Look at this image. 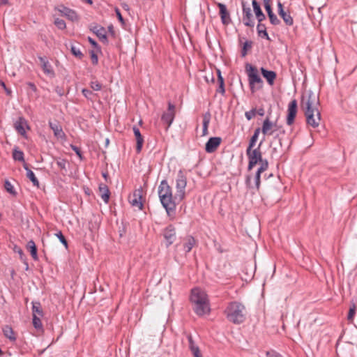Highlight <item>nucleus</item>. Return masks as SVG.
<instances>
[{
	"label": "nucleus",
	"mask_w": 357,
	"mask_h": 357,
	"mask_svg": "<svg viewBox=\"0 0 357 357\" xmlns=\"http://www.w3.org/2000/svg\"><path fill=\"white\" fill-rule=\"evenodd\" d=\"M319 104V96L312 91L302 96L301 108L306 117L307 124L317 128L321 121V114L318 109Z\"/></svg>",
	"instance_id": "nucleus-1"
},
{
	"label": "nucleus",
	"mask_w": 357,
	"mask_h": 357,
	"mask_svg": "<svg viewBox=\"0 0 357 357\" xmlns=\"http://www.w3.org/2000/svg\"><path fill=\"white\" fill-rule=\"evenodd\" d=\"M158 195L162 206L165 208L169 216L175 213V196L173 197L172 188L166 180H162L158 187Z\"/></svg>",
	"instance_id": "nucleus-2"
},
{
	"label": "nucleus",
	"mask_w": 357,
	"mask_h": 357,
	"mask_svg": "<svg viewBox=\"0 0 357 357\" xmlns=\"http://www.w3.org/2000/svg\"><path fill=\"white\" fill-rule=\"evenodd\" d=\"M225 314L230 322L239 324L245 319V307L239 302H230L225 310Z\"/></svg>",
	"instance_id": "nucleus-3"
},
{
	"label": "nucleus",
	"mask_w": 357,
	"mask_h": 357,
	"mask_svg": "<svg viewBox=\"0 0 357 357\" xmlns=\"http://www.w3.org/2000/svg\"><path fill=\"white\" fill-rule=\"evenodd\" d=\"M245 70L248 77L249 86L252 93L263 87V80L258 73L256 67L250 63H246Z\"/></svg>",
	"instance_id": "nucleus-4"
},
{
	"label": "nucleus",
	"mask_w": 357,
	"mask_h": 357,
	"mask_svg": "<svg viewBox=\"0 0 357 357\" xmlns=\"http://www.w3.org/2000/svg\"><path fill=\"white\" fill-rule=\"evenodd\" d=\"M186 185L187 177L183 170H179L176 178V193L175 195V199H178L180 201L184 199Z\"/></svg>",
	"instance_id": "nucleus-5"
},
{
	"label": "nucleus",
	"mask_w": 357,
	"mask_h": 357,
	"mask_svg": "<svg viewBox=\"0 0 357 357\" xmlns=\"http://www.w3.org/2000/svg\"><path fill=\"white\" fill-rule=\"evenodd\" d=\"M263 141H261L258 147L255 149H248L246 150V155L248 158L249 162L248 169L249 170L252 169L258 162H262V154L260 151V146L262 144Z\"/></svg>",
	"instance_id": "nucleus-6"
},
{
	"label": "nucleus",
	"mask_w": 357,
	"mask_h": 357,
	"mask_svg": "<svg viewBox=\"0 0 357 357\" xmlns=\"http://www.w3.org/2000/svg\"><path fill=\"white\" fill-rule=\"evenodd\" d=\"M175 117V106L170 102L168 103L167 112L163 113L161 120L163 123L166 124V130L172 125Z\"/></svg>",
	"instance_id": "nucleus-7"
},
{
	"label": "nucleus",
	"mask_w": 357,
	"mask_h": 357,
	"mask_svg": "<svg viewBox=\"0 0 357 357\" xmlns=\"http://www.w3.org/2000/svg\"><path fill=\"white\" fill-rule=\"evenodd\" d=\"M163 236L166 241V247L171 245L176 238V229L172 225H168L163 230Z\"/></svg>",
	"instance_id": "nucleus-8"
},
{
	"label": "nucleus",
	"mask_w": 357,
	"mask_h": 357,
	"mask_svg": "<svg viewBox=\"0 0 357 357\" xmlns=\"http://www.w3.org/2000/svg\"><path fill=\"white\" fill-rule=\"evenodd\" d=\"M190 301L193 305L208 301L206 293L200 289L195 288L192 289Z\"/></svg>",
	"instance_id": "nucleus-9"
},
{
	"label": "nucleus",
	"mask_w": 357,
	"mask_h": 357,
	"mask_svg": "<svg viewBox=\"0 0 357 357\" xmlns=\"http://www.w3.org/2000/svg\"><path fill=\"white\" fill-rule=\"evenodd\" d=\"M297 101L296 99L291 100L288 105L287 124L291 126L293 124L297 114Z\"/></svg>",
	"instance_id": "nucleus-10"
},
{
	"label": "nucleus",
	"mask_w": 357,
	"mask_h": 357,
	"mask_svg": "<svg viewBox=\"0 0 357 357\" xmlns=\"http://www.w3.org/2000/svg\"><path fill=\"white\" fill-rule=\"evenodd\" d=\"M142 199V189L139 188L135 190L132 196L129 197V202L130 204L137 208L139 210H142L143 208Z\"/></svg>",
	"instance_id": "nucleus-11"
},
{
	"label": "nucleus",
	"mask_w": 357,
	"mask_h": 357,
	"mask_svg": "<svg viewBox=\"0 0 357 357\" xmlns=\"http://www.w3.org/2000/svg\"><path fill=\"white\" fill-rule=\"evenodd\" d=\"M243 8V22L247 26L253 27L255 22L252 20V14L251 8L249 6H245V3L242 1Z\"/></svg>",
	"instance_id": "nucleus-12"
},
{
	"label": "nucleus",
	"mask_w": 357,
	"mask_h": 357,
	"mask_svg": "<svg viewBox=\"0 0 357 357\" xmlns=\"http://www.w3.org/2000/svg\"><path fill=\"white\" fill-rule=\"evenodd\" d=\"M276 127L277 124L271 122L269 117L267 116L263 122L261 130L264 135H272L274 132L277 131Z\"/></svg>",
	"instance_id": "nucleus-13"
},
{
	"label": "nucleus",
	"mask_w": 357,
	"mask_h": 357,
	"mask_svg": "<svg viewBox=\"0 0 357 357\" xmlns=\"http://www.w3.org/2000/svg\"><path fill=\"white\" fill-rule=\"evenodd\" d=\"M221 138L218 137H213L209 138L206 143L205 150L207 153L214 152L221 143Z\"/></svg>",
	"instance_id": "nucleus-14"
},
{
	"label": "nucleus",
	"mask_w": 357,
	"mask_h": 357,
	"mask_svg": "<svg viewBox=\"0 0 357 357\" xmlns=\"http://www.w3.org/2000/svg\"><path fill=\"white\" fill-rule=\"evenodd\" d=\"M217 6L220 10V15L222 23L225 25H228L231 22V20L226 6L222 3H218Z\"/></svg>",
	"instance_id": "nucleus-15"
},
{
	"label": "nucleus",
	"mask_w": 357,
	"mask_h": 357,
	"mask_svg": "<svg viewBox=\"0 0 357 357\" xmlns=\"http://www.w3.org/2000/svg\"><path fill=\"white\" fill-rule=\"evenodd\" d=\"M14 128L17 131V132L23 137H26L25 128L29 129V126H28L26 120L23 117H20L17 121H15L14 123Z\"/></svg>",
	"instance_id": "nucleus-16"
},
{
	"label": "nucleus",
	"mask_w": 357,
	"mask_h": 357,
	"mask_svg": "<svg viewBox=\"0 0 357 357\" xmlns=\"http://www.w3.org/2000/svg\"><path fill=\"white\" fill-rule=\"evenodd\" d=\"M195 312L198 316H203L206 314H208L210 312V307H209V303L208 301L202 302L199 303H197L196 305H194L193 307Z\"/></svg>",
	"instance_id": "nucleus-17"
},
{
	"label": "nucleus",
	"mask_w": 357,
	"mask_h": 357,
	"mask_svg": "<svg viewBox=\"0 0 357 357\" xmlns=\"http://www.w3.org/2000/svg\"><path fill=\"white\" fill-rule=\"evenodd\" d=\"M58 10L63 16L66 17L70 21H78L79 17L75 10L63 6H61Z\"/></svg>",
	"instance_id": "nucleus-18"
},
{
	"label": "nucleus",
	"mask_w": 357,
	"mask_h": 357,
	"mask_svg": "<svg viewBox=\"0 0 357 357\" xmlns=\"http://www.w3.org/2000/svg\"><path fill=\"white\" fill-rule=\"evenodd\" d=\"M50 128L53 130L54 136L58 139H65L66 135L59 123L49 122Z\"/></svg>",
	"instance_id": "nucleus-19"
},
{
	"label": "nucleus",
	"mask_w": 357,
	"mask_h": 357,
	"mask_svg": "<svg viewBox=\"0 0 357 357\" xmlns=\"http://www.w3.org/2000/svg\"><path fill=\"white\" fill-rule=\"evenodd\" d=\"M90 30L94 33L98 38L102 40V42H107V38L106 36V31L105 29L100 25H96L91 28H90Z\"/></svg>",
	"instance_id": "nucleus-20"
},
{
	"label": "nucleus",
	"mask_w": 357,
	"mask_h": 357,
	"mask_svg": "<svg viewBox=\"0 0 357 357\" xmlns=\"http://www.w3.org/2000/svg\"><path fill=\"white\" fill-rule=\"evenodd\" d=\"M132 130L135 137L137 145H136V151L137 153L141 152L143 144H144V137L141 135L139 129L137 126L132 127Z\"/></svg>",
	"instance_id": "nucleus-21"
},
{
	"label": "nucleus",
	"mask_w": 357,
	"mask_h": 357,
	"mask_svg": "<svg viewBox=\"0 0 357 357\" xmlns=\"http://www.w3.org/2000/svg\"><path fill=\"white\" fill-rule=\"evenodd\" d=\"M99 195L105 204L109 202L110 192L106 184L100 183L98 187Z\"/></svg>",
	"instance_id": "nucleus-22"
},
{
	"label": "nucleus",
	"mask_w": 357,
	"mask_h": 357,
	"mask_svg": "<svg viewBox=\"0 0 357 357\" xmlns=\"http://www.w3.org/2000/svg\"><path fill=\"white\" fill-rule=\"evenodd\" d=\"M261 73L263 77L267 80L268 84L273 85L277 76L275 72L261 68Z\"/></svg>",
	"instance_id": "nucleus-23"
},
{
	"label": "nucleus",
	"mask_w": 357,
	"mask_h": 357,
	"mask_svg": "<svg viewBox=\"0 0 357 357\" xmlns=\"http://www.w3.org/2000/svg\"><path fill=\"white\" fill-rule=\"evenodd\" d=\"M253 10L255 13L256 17L259 22H261L266 19L265 15L263 13L259 4L256 0H252V2Z\"/></svg>",
	"instance_id": "nucleus-24"
},
{
	"label": "nucleus",
	"mask_w": 357,
	"mask_h": 357,
	"mask_svg": "<svg viewBox=\"0 0 357 357\" xmlns=\"http://www.w3.org/2000/svg\"><path fill=\"white\" fill-rule=\"evenodd\" d=\"M38 59L40 62L43 72L47 75H54V70H52V68L49 61L45 58L42 56H39Z\"/></svg>",
	"instance_id": "nucleus-25"
},
{
	"label": "nucleus",
	"mask_w": 357,
	"mask_h": 357,
	"mask_svg": "<svg viewBox=\"0 0 357 357\" xmlns=\"http://www.w3.org/2000/svg\"><path fill=\"white\" fill-rule=\"evenodd\" d=\"M211 119V114L209 112H206L203 114V128H202V136H206L208 134V125Z\"/></svg>",
	"instance_id": "nucleus-26"
},
{
	"label": "nucleus",
	"mask_w": 357,
	"mask_h": 357,
	"mask_svg": "<svg viewBox=\"0 0 357 357\" xmlns=\"http://www.w3.org/2000/svg\"><path fill=\"white\" fill-rule=\"evenodd\" d=\"M184 244L183 248L186 252H189L191 251L192 248L194 247V245L196 243L195 239L191 236H188L184 238Z\"/></svg>",
	"instance_id": "nucleus-27"
},
{
	"label": "nucleus",
	"mask_w": 357,
	"mask_h": 357,
	"mask_svg": "<svg viewBox=\"0 0 357 357\" xmlns=\"http://www.w3.org/2000/svg\"><path fill=\"white\" fill-rule=\"evenodd\" d=\"M26 248L30 251L31 255L34 260H38L37 248L35 242L33 240L28 241Z\"/></svg>",
	"instance_id": "nucleus-28"
},
{
	"label": "nucleus",
	"mask_w": 357,
	"mask_h": 357,
	"mask_svg": "<svg viewBox=\"0 0 357 357\" xmlns=\"http://www.w3.org/2000/svg\"><path fill=\"white\" fill-rule=\"evenodd\" d=\"M24 167L26 170L27 178H29L31 180L34 186L39 187V181L38 178L36 177L34 173L30 169L28 168L26 164L24 165Z\"/></svg>",
	"instance_id": "nucleus-29"
},
{
	"label": "nucleus",
	"mask_w": 357,
	"mask_h": 357,
	"mask_svg": "<svg viewBox=\"0 0 357 357\" xmlns=\"http://www.w3.org/2000/svg\"><path fill=\"white\" fill-rule=\"evenodd\" d=\"M3 335L8 338L10 340L15 341L16 340V337L14 335V331L13 328L8 326L6 325L3 327Z\"/></svg>",
	"instance_id": "nucleus-30"
},
{
	"label": "nucleus",
	"mask_w": 357,
	"mask_h": 357,
	"mask_svg": "<svg viewBox=\"0 0 357 357\" xmlns=\"http://www.w3.org/2000/svg\"><path fill=\"white\" fill-rule=\"evenodd\" d=\"M260 131H261V128H257L255 130L254 134L251 137L250 142H249L248 146L247 148V149H248V151H250V149H252L255 146L256 142L258 139L259 135L260 133Z\"/></svg>",
	"instance_id": "nucleus-31"
},
{
	"label": "nucleus",
	"mask_w": 357,
	"mask_h": 357,
	"mask_svg": "<svg viewBox=\"0 0 357 357\" xmlns=\"http://www.w3.org/2000/svg\"><path fill=\"white\" fill-rule=\"evenodd\" d=\"M217 73H218V84H219V86L217 89V92L221 93L222 95H224L225 93L224 79L221 75V72L220 70H218Z\"/></svg>",
	"instance_id": "nucleus-32"
},
{
	"label": "nucleus",
	"mask_w": 357,
	"mask_h": 357,
	"mask_svg": "<svg viewBox=\"0 0 357 357\" xmlns=\"http://www.w3.org/2000/svg\"><path fill=\"white\" fill-rule=\"evenodd\" d=\"M279 15L287 25L291 26L293 24L294 20L289 13H287L283 9H281Z\"/></svg>",
	"instance_id": "nucleus-33"
},
{
	"label": "nucleus",
	"mask_w": 357,
	"mask_h": 357,
	"mask_svg": "<svg viewBox=\"0 0 357 357\" xmlns=\"http://www.w3.org/2000/svg\"><path fill=\"white\" fill-rule=\"evenodd\" d=\"M257 29L259 36L264 37L268 40H271L266 31V26L264 24L259 22L257 26Z\"/></svg>",
	"instance_id": "nucleus-34"
},
{
	"label": "nucleus",
	"mask_w": 357,
	"mask_h": 357,
	"mask_svg": "<svg viewBox=\"0 0 357 357\" xmlns=\"http://www.w3.org/2000/svg\"><path fill=\"white\" fill-rule=\"evenodd\" d=\"M356 305L354 301L350 303V307L347 315V320L350 322L353 321L354 315L356 314Z\"/></svg>",
	"instance_id": "nucleus-35"
},
{
	"label": "nucleus",
	"mask_w": 357,
	"mask_h": 357,
	"mask_svg": "<svg viewBox=\"0 0 357 357\" xmlns=\"http://www.w3.org/2000/svg\"><path fill=\"white\" fill-rule=\"evenodd\" d=\"M32 305L33 316L37 315L43 317V310L41 309L40 303L39 302H33Z\"/></svg>",
	"instance_id": "nucleus-36"
},
{
	"label": "nucleus",
	"mask_w": 357,
	"mask_h": 357,
	"mask_svg": "<svg viewBox=\"0 0 357 357\" xmlns=\"http://www.w3.org/2000/svg\"><path fill=\"white\" fill-rule=\"evenodd\" d=\"M252 42L251 40H246L243 46V48L241 50V54L243 57H245L247 54L248 51L252 48Z\"/></svg>",
	"instance_id": "nucleus-37"
},
{
	"label": "nucleus",
	"mask_w": 357,
	"mask_h": 357,
	"mask_svg": "<svg viewBox=\"0 0 357 357\" xmlns=\"http://www.w3.org/2000/svg\"><path fill=\"white\" fill-rule=\"evenodd\" d=\"M4 188H5L6 190L10 195H12L13 196L17 195V192L14 189L13 185L11 184V183L8 180L5 181Z\"/></svg>",
	"instance_id": "nucleus-38"
},
{
	"label": "nucleus",
	"mask_w": 357,
	"mask_h": 357,
	"mask_svg": "<svg viewBox=\"0 0 357 357\" xmlns=\"http://www.w3.org/2000/svg\"><path fill=\"white\" fill-rule=\"evenodd\" d=\"M70 52L75 56L79 59H82L84 56L80 49L74 45H70Z\"/></svg>",
	"instance_id": "nucleus-39"
},
{
	"label": "nucleus",
	"mask_w": 357,
	"mask_h": 357,
	"mask_svg": "<svg viewBox=\"0 0 357 357\" xmlns=\"http://www.w3.org/2000/svg\"><path fill=\"white\" fill-rule=\"evenodd\" d=\"M13 157L15 160L24 161V153L22 151L15 149L13 152Z\"/></svg>",
	"instance_id": "nucleus-40"
},
{
	"label": "nucleus",
	"mask_w": 357,
	"mask_h": 357,
	"mask_svg": "<svg viewBox=\"0 0 357 357\" xmlns=\"http://www.w3.org/2000/svg\"><path fill=\"white\" fill-rule=\"evenodd\" d=\"M33 325L36 329H41L43 328V324L39 316H33Z\"/></svg>",
	"instance_id": "nucleus-41"
},
{
	"label": "nucleus",
	"mask_w": 357,
	"mask_h": 357,
	"mask_svg": "<svg viewBox=\"0 0 357 357\" xmlns=\"http://www.w3.org/2000/svg\"><path fill=\"white\" fill-rule=\"evenodd\" d=\"M257 115V109L255 108L252 109L250 111L245 112V116L248 121H250Z\"/></svg>",
	"instance_id": "nucleus-42"
},
{
	"label": "nucleus",
	"mask_w": 357,
	"mask_h": 357,
	"mask_svg": "<svg viewBox=\"0 0 357 357\" xmlns=\"http://www.w3.org/2000/svg\"><path fill=\"white\" fill-rule=\"evenodd\" d=\"M55 236L59 239L60 242L67 248H68V242L65 238L61 231H59L55 234Z\"/></svg>",
	"instance_id": "nucleus-43"
},
{
	"label": "nucleus",
	"mask_w": 357,
	"mask_h": 357,
	"mask_svg": "<svg viewBox=\"0 0 357 357\" xmlns=\"http://www.w3.org/2000/svg\"><path fill=\"white\" fill-rule=\"evenodd\" d=\"M259 163H260V167L258 168L257 171H259V172L262 173L268 169V162L267 160L262 159V162H259Z\"/></svg>",
	"instance_id": "nucleus-44"
},
{
	"label": "nucleus",
	"mask_w": 357,
	"mask_h": 357,
	"mask_svg": "<svg viewBox=\"0 0 357 357\" xmlns=\"http://www.w3.org/2000/svg\"><path fill=\"white\" fill-rule=\"evenodd\" d=\"M15 251L18 253V255H20V257L21 259V260H22L26 266V270H28L29 269V264L28 263L26 262V257H25V255L22 251V250L21 248H17V250H15Z\"/></svg>",
	"instance_id": "nucleus-45"
},
{
	"label": "nucleus",
	"mask_w": 357,
	"mask_h": 357,
	"mask_svg": "<svg viewBox=\"0 0 357 357\" xmlns=\"http://www.w3.org/2000/svg\"><path fill=\"white\" fill-rule=\"evenodd\" d=\"M54 24L59 29H64L66 27V22L63 20L56 18L54 20Z\"/></svg>",
	"instance_id": "nucleus-46"
},
{
	"label": "nucleus",
	"mask_w": 357,
	"mask_h": 357,
	"mask_svg": "<svg viewBox=\"0 0 357 357\" xmlns=\"http://www.w3.org/2000/svg\"><path fill=\"white\" fill-rule=\"evenodd\" d=\"M90 86L94 91H100L102 89V84L98 81H91Z\"/></svg>",
	"instance_id": "nucleus-47"
},
{
	"label": "nucleus",
	"mask_w": 357,
	"mask_h": 357,
	"mask_svg": "<svg viewBox=\"0 0 357 357\" xmlns=\"http://www.w3.org/2000/svg\"><path fill=\"white\" fill-rule=\"evenodd\" d=\"M66 164L67 161L65 159L59 158L56 160V165L57 166L61 169H63L66 172Z\"/></svg>",
	"instance_id": "nucleus-48"
},
{
	"label": "nucleus",
	"mask_w": 357,
	"mask_h": 357,
	"mask_svg": "<svg viewBox=\"0 0 357 357\" xmlns=\"http://www.w3.org/2000/svg\"><path fill=\"white\" fill-rule=\"evenodd\" d=\"M190 349L194 357H202L200 350L197 345L192 346V347L190 348Z\"/></svg>",
	"instance_id": "nucleus-49"
},
{
	"label": "nucleus",
	"mask_w": 357,
	"mask_h": 357,
	"mask_svg": "<svg viewBox=\"0 0 357 357\" xmlns=\"http://www.w3.org/2000/svg\"><path fill=\"white\" fill-rule=\"evenodd\" d=\"M70 148L72 149L73 151H74L75 152V153L77 154V155L79 158V159L81 160H82L84 159V157L82 155L81 149L79 147H77V146L71 144L70 145Z\"/></svg>",
	"instance_id": "nucleus-50"
},
{
	"label": "nucleus",
	"mask_w": 357,
	"mask_h": 357,
	"mask_svg": "<svg viewBox=\"0 0 357 357\" xmlns=\"http://www.w3.org/2000/svg\"><path fill=\"white\" fill-rule=\"evenodd\" d=\"M90 55H91L92 63L93 65H97L98 63V58L97 54L95 53V52L93 50H91V51H90Z\"/></svg>",
	"instance_id": "nucleus-51"
},
{
	"label": "nucleus",
	"mask_w": 357,
	"mask_h": 357,
	"mask_svg": "<svg viewBox=\"0 0 357 357\" xmlns=\"http://www.w3.org/2000/svg\"><path fill=\"white\" fill-rule=\"evenodd\" d=\"M261 172H259V171H257L255 177V186L257 190L259 189L260 186V175Z\"/></svg>",
	"instance_id": "nucleus-52"
},
{
	"label": "nucleus",
	"mask_w": 357,
	"mask_h": 357,
	"mask_svg": "<svg viewBox=\"0 0 357 357\" xmlns=\"http://www.w3.org/2000/svg\"><path fill=\"white\" fill-rule=\"evenodd\" d=\"M82 93L85 98H86L88 99H91V96L93 95V93L91 91H90L87 89H83L82 91Z\"/></svg>",
	"instance_id": "nucleus-53"
},
{
	"label": "nucleus",
	"mask_w": 357,
	"mask_h": 357,
	"mask_svg": "<svg viewBox=\"0 0 357 357\" xmlns=\"http://www.w3.org/2000/svg\"><path fill=\"white\" fill-rule=\"evenodd\" d=\"M266 356L267 357H283L282 355L274 351H267Z\"/></svg>",
	"instance_id": "nucleus-54"
},
{
	"label": "nucleus",
	"mask_w": 357,
	"mask_h": 357,
	"mask_svg": "<svg viewBox=\"0 0 357 357\" xmlns=\"http://www.w3.org/2000/svg\"><path fill=\"white\" fill-rule=\"evenodd\" d=\"M270 22L273 25H278L280 23V20L275 15L270 18Z\"/></svg>",
	"instance_id": "nucleus-55"
},
{
	"label": "nucleus",
	"mask_w": 357,
	"mask_h": 357,
	"mask_svg": "<svg viewBox=\"0 0 357 357\" xmlns=\"http://www.w3.org/2000/svg\"><path fill=\"white\" fill-rule=\"evenodd\" d=\"M116 16H117L118 20L123 25L125 24L124 19L123 18L119 9L116 8Z\"/></svg>",
	"instance_id": "nucleus-56"
},
{
	"label": "nucleus",
	"mask_w": 357,
	"mask_h": 357,
	"mask_svg": "<svg viewBox=\"0 0 357 357\" xmlns=\"http://www.w3.org/2000/svg\"><path fill=\"white\" fill-rule=\"evenodd\" d=\"M187 338H188V343H189V349L192 347V346H195V343L192 339V337L190 334L188 335L187 336Z\"/></svg>",
	"instance_id": "nucleus-57"
},
{
	"label": "nucleus",
	"mask_w": 357,
	"mask_h": 357,
	"mask_svg": "<svg viewBox=\"0 0 357 357\" xmlns=\"http://www.w3.org/2000/svg\"><path fill=\"white\" fill-rule=\"evenodd\" d=\"M88 41L90 43V44L91 45H93L94 47H96L98 48V44L97 43V42L93 39L91 37H88Z\"/></svg>",
	"instance_id": "nucleus-58"
},
{
	"label": "nucleus",
	"mask_w": 357,
	"mask_h": 357,
	"mask_svg": "<svg viewBox=\"0 0 357 357\" xmlns=\"http://www.w3.org/2000/svg\"><path fill=\"white\" fill-rule=\"evenodd\" d=\"M0 84L1 86L5 89L6 93L8 95H10L11 94V91L10 89H8L6 86V84L5 83L3 82V81H1L0 82Z\"/></svg>",
	"instance_id": "nucleus-59"
},
{
	"label": "nucleus",
	"mask_w": 357,
	"mask_h": 357,
	"mask_svg": "<svg viewBox=\"0 0 357 357\" xmlns=\"http://www.w3.org/2000/svg\"><path fill=\"white\" fill-rule=\"evenodd\" d=\"M265 114V112H264V108L261 107L258 109H257V114L261 116H263Z\"/></svg>",
	"instance_id": "nucleus-60"
},
{
	"label": "nucleus",
	"mask_w": 357,
	"mask_h": 357,
	"mask_svg": "<svg viewBox=\"0 0 357 357\" xmlns=\"http://www.w3.org/2000/svg\"><path fill=\"white\" fill-rule=\"evenodd\" d=\"M27 85L29 86V87L33 91H36V85L32 83V82H28L27 83Z\"/></svg>",
	"instance_id": "nucleus-61"
},
{
	"label": "nucleus",
	"mask_w": 357,
	"mask_h": 357,
	"mask_svg": "<svg viewBox=\"0 0 357 357\" xmlns=\"http://www.w3.org/2000/svg\"><path fill=\"white\" fill-rule=\"evenodd\" d=\"M264 8L267 13L273 12L271 4L264 6Z\"/></svg>",
	"instance_id": "nucleus-62"
},
{
	"label": "nucleus",
	"mask_w": 357,
	"mask_h": 357,
	"mask_svg": "<svg viewBox=\"0 0 357 357\" xmlns=\"http://www.w3.org/2000/svg\"><path fill=\"white\" fill-rule=\"evenodd\" d=\"M276 129H277V131L278 130L279 131L280 134H284L285 132L284 129L282 128V126H278L277 125Z\"/></svg>",
	"instance_id": "nucleus-63"
},
{
	"label": "nucleus",
	"mask_w": 357,
	"mask_h": 357,
	"mask_svg": "<svg viewBox=\"0 0 357 357\" xmlns=\"http://www.w3.org/2000/svg\"><path fill=\"white\" fill-rule=\"evenodd\" d=\"M108 30L112 35H114V31L112 25L108 26Z\"/></svg>",
	"instance_id": "nucleus-64"
}]
</instances>
